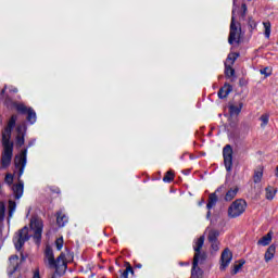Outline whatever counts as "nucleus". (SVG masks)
Instances as JSON below:
<instances>
[{"label":"nucleus","instance_id":"nucleus-3","mask_svg":"<svg viewBox=\"0 0 278 278\" xmlns=\"http://www.w3.org/2000/svg\"><path fill=\"white\" fill-rule=\"evenodd\" d=\"M247 211V201L242 199H238L233 201L228 207V217L229 218H238V216H242Z\"/></svg>","mask_w":278,"mask_h":278},{"label":"nucleus","instance_id":"nucleus-37","mask_svg":"<svg viewBox=\"0 0 278 278\" xmlns=\"http://www.w3.org/2000/svg\"><path fill=\"white\" fill-rule=\"evenodd\" d=\"M10 263L13 266V270H16V268H18V257L16 255L10 257Z\"/></svg>","mask_w":278,"mask_h":278},{"label":"nucleus","instance_id":"nucleus-49","mask_svg":"<svg viewBox=\"0 0 278 278\" xmlns=\"http://www.w3.org/2000/svg\"><path fill=\"white\" fill-rule=\"evenodd\" d=\"M52 278H55V277H52Z\"/></svg>","mask_w":278,"mask_h":278},{"label":"nucleus","instance_id":"nucleus-46","mask_svg":"<svg viewBox=\"0 0 278 278\" xmlns=\"http://www.w3.org/2000/svg\"><path fill=\"white\" fill-rule=\"evenodd\" d=\"M10 92L16 93V92H18V88H16V87H11V88H10Z\"/></svg>","mask_w":278,"mask_h":278},{"label":"nucleus","instance_id":"nucleus-39","mask_svg":"<svg viewBox=\"0 0 278 278\" xmlns=\"http://www.w3.org/2000/svg\"><path fill=\"white\" fill-rule=\"evenodd\" d=\"M55 244L58 251H62V248L64 247V239L62 237L56 239Z\"/></svg>","mask_w":278,"mask_h":278},{"label":"nucleus","instance_id":"nucleus-40","mask_svg":"<svg viewBox=\"0 0 278 278\" xmlns=\"http://www.w3.org/2000/svg\"><path fill=\"white\" fill-rule=\"evenodd\" d=\"M5 184H8L9 186H12L13 181H14V176H12V174H7L5 178H4Z\"/></svg>","mask_w":278,"mask_h":278},{"label":"nucleus","instance_id":"nucleus-41","mask_svg":"<svg viewBox=\"0 0 278 278\" xmlns=\"http://www.w3.org/2000/svg\"><path fill=\"white\" fill-rule=\"evenodd\" d=\"M210 242V244H211V249H213V251H218V249H219V243H218V241H208Z\"/></svg>","mask_w":278,"mask_h":278},{"label":"nucleus","instance_id":"nucleus-23","mask_svg":"<svg viewBox=\"0 0 278 278\" xmlns=\"http://www.w3.org/2000/svg\"><path fill=\"white\" fill-rule=\"evenodd\" d=\"M270 242H273V235L267 233L265 235L263 238H261L257 241V244H260L261 247H268V244H270Z\"/></svg>","mask_w":278,"mask_h":278},{"label":"nucleus","instance_id":"nucleus-9","mask_svg":"<svg viewBox=\"0 0 278 278\" xmlns=\"http://www.w3.org/2000/svg\"><path fill=\"white\" fill-rule=\"evenodd\" d=\"M18 116L12 115L9 119L8 126L2 131V140H10L12 138V129H14V126L16 125Z\"/></svg>","mask_w":278,"mask_h":278},{"label":"nucleus","instance_id":"nucleus-8","mask_svg":"<svg viewBox=\"0 0 278 278\" xmlns=\"http://www.w3.org/2000/svg\"><path fill=\"white\" fill-rule=\"evenodd\" d=\"M55 269V274L56 275H64V273H66V256L64 255V253H61L56 261H54V267Z\"/></svg>","mask_w":278,"mask_h":278},{"label":"nucleus","instance_id":"nucleus-32","mask_svg":"<svg viewBox=\"0 0 278 278\" xmlns=\"http://www.w3.org/2000/svg\"><path fill=\"white\" fill-rule=\"evenodd\" d=\"M269 118H270V115L268 113L261 115V117H260L261 127H266V125H268Z\"/></svg>","mask_w":278,"mask_h":278},{"label":"nucleus","instance_id":"nucleus-6","mask_svg":"<svg viewBox=\"0 0 278 278\" xmlns=\"http://www.w3.org/2000/svg\"><path fill=\"white\" fill-rule=\"evenodd\" d=\"M14 164L18 177H22L25 170V166L27 165V149L22 150L21 153L15 156Z\"/></svg>","mask_w":278,"mask_h":278},{"label":"nucleus","instance_id":"nucleus-13","mask_svg":"<svg viewBox=\"0 0 278 278\" xmlns=\"http://www.w3.org/2000/svg\"><path fill=\"white\" fill-rule=\"evenodd\" d=\"M198 256L193 257V265L191 270V277L192 278H203V270H201V267H199V258Z\"/></svg>","mask_w":278,"mask_h":278},{"label":"nucleus","instance_id":"nucleus-5","mask_svg":"<svg viewBox=\"0 0 278 278\" xmlns=\"http://www.w3.org/2000/svg\"><path fill=\"white\" fill-rule=\"evenodd\" d=\"M29 228L27 226L20 229L14 239L15 249L17 251H21V249H23V245L25 244V242H27V240H29Z\"/></svg>","mask_w":278,"mask_h":278},{"label":"nucleus","instance_id":"nucleus-2","mask_svg":"<svg viewBox=\"0 0 278 278\" xmlns=\"http://www.w3.org/2000/svg\"><path fill=\"white\" fill-rule=\"evenodd\" d=\"M2 157H1V166L2 168H8L10 164H12V155L14 151V144L10 140L2 139Z\"/></svg>","mask_w":278,"mask_h":278},{"label":"nucleus","instance_id":"nucleus-42","mask_svg":"<svg viewBox=\"0 0 278 278\" xmlns=\"http://www.w3.org/2000/svg\"><path fill=\"white\" fill-rule=\"evenodd\" d=\"M241 10H242L241 17L244 18L247 16V4L245 3H242Z\"/></svg>","mask_w":278,"mask_h":278},{"label":"nucleus","instance_id":"nucleus-21","mask_svg":"<svg viewBox=\"0 0 278 278\" xmlns=\"http://www.w3.org/2000/svg\"><path fill=\"white\" fill-rule=\"evenodd\" d=\"M238 187L230 188L225 194V201H233L238 194Z\"/></svg>","mask_w":278,"mask_h":278},{"label":"nucleus","instance_id":"nucleus-10","mask_svg":"<svg viewBox=\"0 0 278 278\" xmlns=\"http://www.w3.org/2000/svg\"><path fill=\"white\" fill-rule=\"evenodd\" d=\"M231 260H233V253H231V250H229L228 248H226L220 256V270H225L227 268V266H229V264H231Z\"/></svg>","mask_w":278,"mask_h":278},{"label":"nucleus","instance_id":"nucleus-20","mask_svg":"<svg viewBox=\"0 0 278 278\" xmlns=\"http://www.w3.org/2000/svg\"><path fill=\"white\" fill-rule=\"evenodd\" d=\"M12 190L15 199H21V197H23V181L14 185Z\"/></svg>","mask_w":278,"mask_h":278},{"label":"nucleus","instance_id":"nucleus-31","mask_svg":"<svg viewBox=\"0 0 278 278\" xmlns=\"http://www.w3.org/2000/svg\"><path fill=\"white\" fill-rule=\"evenodd\" d=\"M15 109L17 112H21L22 114H27L29 112V108H27L23 103H15Z\"/></svg>","mask_w":278,"mask_h":278},{"label":"nucleus","instance_id":"nucleus-34","mask_svg":"<svg viewBox=\"0 0 278 278\" xmlns=\"http://www.w3.org/2000/svg\"><path fill=\"white\" fill-rule=\"evenodd\" d=\"M16 211V202L10 200L9 201V216H12L14 212Z\"/></svg>","mask_w":278,"mask_h":278},{"label":"nucleus","instance_id":"nucleus-33","mask_svg":"<svg viewBox=\"0 0 278 278\" xmlns=\"http://www.w3.org/2000/svg\"><path fill=\"white\" fill-rule=\"evenodd\" d=\"M261 75H265V77H270L273 75V67H265L260 70Z\"/></svg>","mask_w":278,"mask_h":278},{"label":"nucleus","instance_id":"nucleus-43","mask_svg":"<svg viewBox=\"0 0 278 278\" xmlns=\"http://www.w3.org/2000/svg\"><path fill=\"white\" fill-rule=\"evenodd\" d=\"M249 26L251 27V29H255V27H257V24L255 23V21H253V18H249Z\"/></svg>","mask_w":278,"mask_h":278},{"label":"nucleus","instance_id":"nucleus-24","mask_svg":"<svg viewBox=\"0 0 278 278\" xmlns=\"http://www.w3.org/2000/svg\"><path fill=\"white\" fill-rule=\"evenodd\" d=\"M242 112V102L239 103V105L230 104L229 105V113L231 116H238Z\"/></svg>","mask_w":278,"mask_h":278},{"label":"nucleus","instance_id":"nucleus-11","mask_svg":"<svg viewBox=\"0 0 278 278\" xmlns=\"http://www.w3.org/2000/svg\"><path fill=\"white\" fill-rule=\"evenodd\" d=\"M43 262L48 268H55V256L53 255L51 247L46 248Z\"/></svg>","mask_w":278,"mask_h":278},{"label":"nucleus","instance_id":"nucleus-12","mask_svg":"<svg viewBox=\"0 0 278 278\" xmlns=\"http://www.w3.org/2000/svg\"><path fill=\"white\" fill-rule=\"evenodd\" d=\"M16 131V147H23V144H25V134L27 131V126H25V124H22L17 126Z\"/></svg>","mask_w":278,"mask_h":278},{"label":"nucleus","instance_id":"nucleus-48","mask_svg":"<svg viewBox=\"0 0 278 278\" xmlns=\"http://www.w3.org/2000/svg\"><path fill=\"white\" fill-rule=\"evenodd\" d=\"M136 266H137V268H142L141 264H137Z\"/></svg>","mask_w":278,"mask_h":278},{"label":"nucleus","instance_id":"nucleus-44","mask_svg":"<svg viewBox=\"0 0 278 278\" xmlns=\"http://www.w3.org/2000/svg\"><path fill=\"white\" fill-rule=\"evenodd\" d=\"M207 257V255L205 253H201L199 254V262H205V258Z\"/></svg>","mask_w":278,"mask_h":278},{"label":"nucleus","instance_id":"nucleus-27","mask_svg":"<svg viewBox=\"0 0 278 278\" xmlns=\"http://www.w3.org/2000/svg\"><path fill=\"white\" fill-rule=\"evenodd\" d=\"M27 114V121L28 123H30L31 125H34V123H36V111H34V109L29 108L28 112H26Z\"/></svg>","mask_w":278,"mask_h":278},{"label":"nucleus","instance_id":"nucleus-17","mask_svg":"<svg viewBox=\"0 0 278 278\" xmlns=\"http://www.w3.org/2000/svg\"><path fill=\"white\" fill-rule=\"evenodd\" d=\"M262 177H264V167L263 166H258L254 170V176H253L254 184H260L262 181Z\"/></svg>","mask_w":278,"mask_h":278},{"label":"nucleus","instance_id":"nucleus-25","mask_svg":"<svg viewBox=\"0 0 278 278\" xmlns=\"http://www.w3.org/2000/svg\"><path fill=\"white\" fill-rule=\"evenodd\" d=\"M217 201H218V195H216V193H211L208 195V202L206 204L207 210H212V207L216 205Z\"/></svg>","mask_w":278,"mask_h":278},{"label":"nucleus","instance_id":"nucleus-45","mask_svg":"<svg viewBox=\"0 0 278 278\" xmlns=\"http://www.w3.org/2000/svg\"><path fill=\"white\" fill-rule=\"evenodd\" d=\"M33 278H40V269L37 268L35 271H34V277Z\"/></svg>","mask_w":278,"mask_h":278},{"label":"nucleus","instance_id":"nucleus-19","mask_svg":"<svg viewBox=\"0 0 278 278\" xmlns=\"http://www.w3.org/2000/svg\"><path fill=\"white\" fill-rule=\"evenodd\" d=\"M277 251V248L275 245H269L268 249L265 252L264 260L265 262H270L273 257H275V252Z\"/></svg>","mask_w":278,"mask_h":278},{"label":"nucleus","instance_id":"nucleus-7","mask_svg":"<svg viewBox=\"0 0 278 278\" xmlns=\"http://www.w3.org/2000/svg\"><path fill=\"white\" fill-rule=\"evenodd\" d=\"M223 155L226 170L229 173L231 172V167L233 166V149H231V146L227 144L224 148Z\"/></svg>","mask_w":278,"mask_h":278},{"label":"nucleus","instance_id":"nucleus-38","mask_svg":"<svg viewBox=\"0 0 278 278\" xmlns=\"http://www.w3.org/2000/svg\"><path fill=\"white\" fill-rule=\"evenodd\" d=\"M265 27V37L270 38V22H263Z\"/></svg>","mask_w":278,"mask_h":278},{"label":"nucleus","instance_id":"nucleus-28","mask_svg":"<svg viewBox=\"0 0 278 278\" xmlns=\"http://www.w3.org/2000/svg\"><path fill=\"white\" fill-rule=\"evenodd\" d=\"M126 269L121 274L119 278H129V273L134 275V267L129 263L125 264Z\"/></svg>","mask_w":278,"mask_h":278},{"label":"nucleus","instance_id":"nucleus-47","mask_svg":"<svg viewBox=\"0 0 278 278\" xmlns=\"http://www.w3.org/2000/svg\"><path fill=\"white\" fill-rule=\"evenodd\" d=\"M5 90H8V86H4V88L1 91V94H5Z\"/></svg>","mask_w":278,"mask_h":278},{"label":"nucleus","instance_id":"nucleus-15","mask_svg":"<svg viewBox=\"0 0 278 278\" xmlns=\"http://www.w3.org/2000/svg\"><path fill=\"white\" fill-rule=\"evenodd\" d=\"M203 244H205V236H201L198 239V241L195 242V245H194V251H195L194 257H197V260H199V255H200L201 249H203Z\"/></svg>","mask_w":278,"mask_h":278},{"label":"nucleus","instance_id":"nucleus-18","mask_svg":"<svg viewBox=\"0 0 278 278\" xmlns=\"http://www.w3.org/2000/svg\"><path fill=\"white\" fill-rule=\"evenodd\" d=\"M218 236H220V231L214 228H208V235H207L208 242L218 241Z\"/></svg>","mask_w":278,"mask_h":278},{"label":"nucleus","instance_id":"nucleus-35","mask_svg":"<svg viewBox=\"0 0 278 278\" xmlns=\"http://www.w3.org/2000/svg\"><path fill=\"white\" fill-rule=\"evenodd\" d=\"M173 179H175V174H173V172H167L165 174V176L163 177V181H167V182H170L173 181Z\"/></svg>","mask_w":278,"mask_h":278},{"label":"nucleus","instance_id":"nucleus-1","mask_svg":"<svg viewBox=\"0 0 278 278\" xmlns=\"http://www.w3.org/2000/svg\"><path fill=\"white\" fill-rule=\"evenodd\" d=\"M236 11L232 10V17L230 23V33L228 37L229 45H240L242 39V27L238 22H236Z\"/></svg>","mask_w":278,"mask_h":278},{"label":"nucleus","instance_id":"nucleus-30","mask_svg":"<svg viewBox=\"0 0 278 278\" xmlns=\"http://www.w3.org/2000/svg\"><path fill=\"white\" fill-rule=\"evenodd\" d=\"M244 266V260L239 261L233 265V268L231 270V275H238L240 273V268Z\"/></svg>","mask_w":278,"mask_h":278},{"label":"nucleus","instance_id":"nucleus-29","mask_svg":"<svg viewBox=\"0 0 278 278\" xmlns=\"http://www.w3.org/2000/svg\"><path fill=\"white\" fill-rule=\"evenodd\" d=\"M233 65H229L225 63V75L226 77H233L236 75V70L232 67Z\"/></svg>","mask_w":278,"mask_h":278},{"label":"nucleus","instance_id":"nucleus-16","mask_svg":"<svg viewBox=\"0 0 278 278\" xmlns=\"http://www.w3.org/2000/svg\"><path fill=\"white\" fill-rule=\"evenodd\" d=\"M232 88L230 85L226 84L224 85L223 88L219 89L218 91V97L219 99H227V97H229V93L231 92Z\"/></svg>","mask_w":278,"mask_h":278},{"label":"nucleus","instance_id":"nucleus-4","mask_svg":"<svg viewBox=\"0 0 278 278\" xmlns=\"http://www.w3.org/2000/svg\"><path fill=\"white\" fill-rule=\"evenodd\" d=\"M42 219L37 217L30 219V231L36 244H40V240H42Z\"/></svg>","mask_w":278,"mask_h":278},{"label":"nucleus","instance_id":"nucleus-14","mask_svg":"<svg viewBox=\"0 0 278 278\" xmlns=\"http://www.w3.org/2000/svg\"><path fill=\"white\" fill-rule=\"evenodd\" d=\"M66 223H68V217L66 216V214H64V212H62V211H58L56 212V225L59 227H64L66 225Z\"/></svg>","mask_w":278,"mask_h":278},{"label":"nucleus","instance_id":"nucleus-22","mask_svg":"<svg viewBox=\"0 0 278 278\" xmlns=\"http://www.w3.org/2000/svg\"><path fill=\"white\" fill-rule=\"evenodd\" d=\"M240 58V53L238 52H230L226 59V64L233 66L236 64V61Z\"/></svg>","mask_w":278,"mask_h":278},{"label":"nucleus","instance_id":"nucleus-36","mask_svg":"<svg viewBox=\"0 0 278 278\" xmlns=\"http://www.w3.org/2000/svg\"><path fill=\"white\" fill-rule=\"evenodd\" d=\"M4 218H5V204L0 202V223H3Z\"/></svg>","mask_w":278,"mask_h":278},{"label":"nucleus","instance_id":"nucleus-26","mask_svg":"<svg viewBox=\"0 0 278 278\" xmlns=\"http://www.w3.org/2000/svg\"><path fill=\"white\" fill-rule=\"evenodd\" d=\"M266 192V199H268L269 201H273V199H275V194H277V189H275V187H267L265 189Z\"/></svg>","mask_w":278,"mask_h":278}]
</instances>
